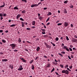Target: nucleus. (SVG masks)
<instances>
[{
    "label": "nucleus",
    "instance_id": "nucleus-43",
    "mask_svg": "<svg viewBox=\"0 0 77 77\" xmlns=\"http://www.w3.org/2000/svg\"><path fill=\"white\" fill-rule=\"evenodd\" d=\"M42 34H43V35H44L45 33V32H42Z\"/></svg>",
    "mask_w": 77,
    "mask_h": 77
},
{
    "label": "nucleus",
    "instance_id": "nucleus-35",
    "mask_svg": "<svg viewBox=\"0 0 77 77\" xmlns=\"http://www.w3.org/2000/svg\"><path fill=\"white\" fill-rule=\"evenodd\" d=\"M66 39L67 41H69V38H68V36H66Z\"/></svg>",
    "mask_w": 77,
    "mask_h": 77
},
{
    "label": "nucleus",
    "instance_id": "nucleus-36",
    "mask_svg": "<svg viewBox=\"0 0 77 77\" xmlns=\"http://www.w3.org/2000/svg\"><path fill=\"white\" fill-rule=\"evenodd\" d=\"M53 64H54V65H57V63H55V62H54Z\"/></svg>",
    "mask_w": 77,
    "mask_h": 77
},
{
    "label": "nucleus",
    "instance_id": "nucleus-8",
    "mask_svg": "<svg viewBox=\"0 0 77 77\" xmlns=\"http://www.w3.org/2000/svg\"><path fill=\"white\" fill-rule=\"evenodd\" d=\"M6 6V4L5 3H3V5H1L0 7V8H3V7H5Z\"/></svg>",
    "mask_w": 77,
    "mask_h": 77
},
{
    "label": "nucleus",
    "instance_id": "nucleus-4",
    "mask_svg": "<svg viewBox=\"0 0 77 77\" xmlns=\"http://www.w3.org/2000/svg\"><path fill=\"white\" fill-rule=\"evenodd\" d=\"M67 46H64L63 47V49H66V51L69 52V49L67 48Z\"/></svg>",
    "mask_w": 77,
    "mask_h": 77
},
{
    "label": "nucleus",
    "instance_id": "nucleus-18",
    "mask_svg": "<svg viewBox=\"0 0 77 77\" xmlns=\"http://www.w3.org/2000/svg\"><path fill=\"white\" fill-rule=\"evenodd\" d=\"M14 9L15 10H18V8L17 7H15L14 8Z\"/></svg>",
    "mask_w": 77,
    "mask_h": 77
},
{
    "label": "nucleus",
    "instance_id": "nucleus-38",
    "mask_svg": "<svg viewBox=\"0 0 77 77\" xmlns=\"http://www.w3.org/2000/svg\"><path fill=\"white\" fill-rule=\"evenodd\" d=\"M61 54H65V52L64 51H62L61 52Z\"/></svg>",
    "mask_w": 77,
    "mask_h": 77
},
{
    "label": "nucleus",
    "instance_id": "nucleus-12",
    "mask_svg": "<svg viewBox=\"0 0 77 77\" xmlns=\"http://www.w3.org/2000/svg\"><path fill=\"white\" fill-rule=\"evenodd\" d=\"M35 23H36V22L35 21L32 22V24L33 26H35Z\"/></svg>",
    "mask_w": 77,
    "mask_h": 77
},
{
    "label": "nucleus",
    "instance_id": "nucleus-60",
    "mask_svg": "<svg viewBox=\"0 0 77 77\" xmlns=\"http://www.w3.org/2000/svg\"><path fill=\"white\" fill-rule=\"evenodd\" d=\"M14 52H17V51H18V50H14Z\"/></svg>",
    "mask_w": 77,
    "mask_h": 77
},
{
    "label": "nucleus",
    "instance_id": "nucleus-34",
    "mask_svg": "<svg viewBox=\"0 0 77 77\" xmlns=\"http://www.w3.org/2000/svg\"><path fill=\"white\" fill-rule=\"evenodd\" d=\"M0 17H3V14L2 13H0Z\"/></svg>",
    "mask_w": 77,
    "mask_h": 77
},
{
    "label": "nucleus",
    "instance_id": "nucleus-30",
    "mask_svg": "<svg viewBox=\"0 0 77 77\" xmlns=\"http://www.w3.org/2000/svg\"><path fill=\"white\" fill-rule=\"evenodd\" d=\"M68 2V1L66 0L64 2V3L65 4L67 3Z\"/></svg>",
    "mask_w": 77,
    "mask_h": 77
},
{
    "label": "nucleus",
    "instance_id": "nucleus-55",
    "mask_svg": "<svg viewBox=\"0 0 77 77\" xmlns=\"http://www.w3.org/2000/svg\"><path fill=\"white\" fill-rule=\"evenodd\" d=\"M70 26L71 27H74V26L72 24H71Z\"/></svg>",
    "mask_w": 77,
    "mask_h": 77
},
{
    "label": "nucleus",
    "instance_id": "nucleus-23",
    "mask_svg": "<svg viewBox=\"0 0 77 77\" xmlns=\"http://www.w3.org/2000/svg\"><path fill=\"white\" fill-rule=\"evenodd\" d=\"M26 10H24L22 11L21 12V13H22V14H25L26 13Z\"/></svg>",
    "mask_w": 77,
    "mask_h": 77
},
{
    "label": "nucleus",
    "instance_id": "nucleus-13",
    "mask_svg": "<svg viewBox=\"0 0 77 77\" xmlns=\"http://www.w3.org/2000/svg\"><path fill=\"white\" fill-rule=\"evenodd\" d=\"M9 68H11V69H13V65H10V66H9Z\"/></svg>",
    "mask_w": 77,
    "mask_h": 77
},
{
    "label": "nucleus",
    "instance_id": "nucleus-22",
    "mask_svg": "<svg viewBox=\"0 0 77 77\" xmlns=\"http://www.w3.org/2000/svg\"><path fill=\"white\" fill-rule=\"evenodd\" d=\"M2 41L3 43H6V42L5 41V40L3 39L2 40Z\"/></svg>",
    "mask_w": 77,
    "mask_h": 77
},
{
    "label": "nucleus",
    "instance_id": "nucleus-20",
    "mask_svg": "<svg viewBox=\"0 0 77 77\" xmlns=\"http://www.w3.org/2000/svg\"><path fill=\"white\" fill-rule=\"evenodd\" d=\"M31 67L32 69H33H33H34L35 68V67H34V65L33 64L31 66Z\"/></svg>",
    "mask_w": 77,
    "mask_h": 77
},
{
    "label": "nucleus",
    "instance_id": "nucleus-10",
    "mask_svg": "<svg viewBox=\"0 0 77 77\" xmlns=\"http://www.w3.org/2000/svg\"><path fill=\"white\" fill-rule=\"evenodd\" d=\"M72 42H77V40L76 39L73 38V39L72 40Z\"/></svg>",
    "mask_w": 77,
    "mask_h": 77
},
{
    "label": "nucleus",
    "instance_id": "nucleus-58",
    "mask_svg": "<svg viewBox=\"0 0 77 77\" xmlns=\"http://www.w3.org/2000/svg\"><path fill=\"white\" fill-rule=\"evenodd\" d=\"M62 45V47H63V46H64V44L63 43H62L61 45Z\"/></svg>",
    "mask_w": 77,
    "mask_h": 77
},
{
    "label": "nucleus",
    "instance_id": "nucleus-56",
    "mask_svg": "<svg viewBox=\"0 0 77 77\" xmlns=\"http://www.w3.org/2000/svg\"><path fill=\"white\" fill-rule=\"evenodd\" d=\"M3 32V30H0V33H2V32Z\"/></svg>",
    "mask_w": 77,
    "mask_h": 77
},
{
    "label": "nucleus",
    "instance_id": "nucleus-47",
    "mask_svg": "<svg viewBox=\"0 0 77 77\" xmlns=\"http://www.w3.org/2000/svg\"><path fill=\"white\" fill-rule=\"evenodd\" d=\"M41 30L43 31V32H45V29H41Z\"/></svg>",
    "mask_w": 77,
    "mask_h": 77
},
{
    "label": "nucleus",
    "instance_id": "nucleus-27",
    "mask_svg": "<svg viewBox=\"0 0 77 77\" xmlns=\"http://www.w3.org/2000/svg\"><path fill=\"white\" fill-rule=\"evenodd\" d=\"M50 20V17H49L46 20V23H47V22H48V21H49V20Z\"/></svg>",
    "mask_w": 77,
    "mask_h": 77
},
{
    "label": "nucleus",
    "instance_id": "nucleus-21",
    "mask_svg": "<svg viewBox=\"0 0 77 77\" xmlns=\"http://www.w3.org/2000/svg\"><path fill=\"white\" fill-rule=\"evenodd\" d=\"M51 46L50 45H48L46 47L47 48H51Z\"/></svg>",
    "mask_w": 77,
    "mask_h": 77
},
{
    "label": "nucleus",
    "instance_id": "nucleus-39",
    "mask_svg": "<svg viewBox=\"0 0 77 77\" xmlns=\"http://www.w3.org/2000/svg\"><path fill=\"white\" fill-rule=\"evenodd\" d=\"M26 29L27 30H30V28H26Z\"/></svg>",
    "mask_w": 77,
    "mask_h": 77
},
{
    "label": "nucleus",
    "instance_id": "nucleus-1",
    "mask_svg": "<svg viewBox=\"0 0 77 77\" xmlns=\"http://www.w3.org/2000/svg\"><path fill=\"white\" fill-rule=\"evenodd\" d=\"M69 71L67 70H63L62 71V73L66 74H67V75L69 74Z\"/></svg>",
    "mask_w": 77,
    "mask_h": 77
},
{
    "label": "nucleus",
    "instance_id": "nucleus-29",
    "mask_svg": "<svg viewBox=\"0 0 77 77\" xmlns=\"http://www.w3.org/2000/svg\"><path fill=\"white\" fill-rule=\"evenodd\" d=\"M62 24V23H58L57 24V26H61Z\"/></svg>",
    "mask_w": 77,
    "mask_h": 77
},
{
    "label": "nucleus",
    "instance_id": "nucleus-54",
    "mask_svg": "<svg viewBox=\"0 0 77 77\" xmlns=\"http://www.w3.org/2000/svg\"><path fill=\"white\" fill-rule=\"evenodd\" d=\"M43 9H44V10H46V9H47V7L44 8H43Z\"/></svg>",
    "mask_w": 77,
    "mask_h": 77
},
{
    "label": "nucleus",
    "instance_id": "nucleus-61",
    "mask_svg": "<svg viewBox=\"0 0 77 77\" xmlns=\"http://www.w3.org/2000/svg\"><path fill=\"white\" fill-rule=\"evenodd\" d=\"M54 60H55V62H58V61L56 59H55Z\"/></svg>",
    "mask_w": 77,
    "mask_h": 77
},
{
    "label": "nucleus",
    "instance_id": "nucleus-7",
    "mask_svg": "<svg viewBox=\"0 0 77 77\" xmlns=\"http://www.w3.org/2000/svg\"><path fill=\"white\" fill-rule=\"evenodd\" d=\"M21 17V14H18L17 16V19L18 20V18H20V17Z\"/></svg>",
    "mask_w": 77,
    "mask_h": 77
},
{
    "label": "nucleus",
    "instance_id": "nucleus-6",
    "mask_svg": "<svg viewBox=\"0 0 77 77\" xmlns=\"http://www.w3.org/2000/svg\"><path fill=\"white\" fill-rule=\"evenodd\" d=\"M20 59H21V60H22V62H23L26 63V62H27V61L26 60H24V58H20Z\"/></svg>",
    "mask_w": 77,
    "mask_h": 77
},
{
    "label": "nucleus",
    "instance_id": "nucleus-14",
    "mask_svg": "<svg viewBox=\"0 0 77 77\" xmlns=\"http://www.w3.org/2000/svg\"><path fill=\"white\" fill-rule=\"evenodd\" d=\"M17 41L19 43H20V42H21V38H19L18 39Z\"/></svg>",
    "mask_w": 77,
    "mask_h": 77
},
{
    "label": "nucleus",
    "instance_id": "nucleus-48",
    "mask_svg": "<svg viewBox=\"0 0 77 77\" xmlns=\"http://www.w3.org/2000/svg\"><path fill=\"white\" fill-rule=\"evenodd\" d=\"M50 23L48 22L46 26H48V25H50Z\"/></svg>",
    "mask_w": 77,
    "mask_h": 77
},
{
    "label": "nucleus",
    "instance_id": "nucleus-45",
    "mask_svg": "<svg viewBox=\"0 0 77 77\" xmlns=\"http://www.w3.org/2000/svg\"><path fill=\"white\" fill-rule=\"evenodd\" d=\"M58 54H59V55H60V56H61V57H63V55H62V54L60 53H59Z\"/></svg>",
    "mask_w": 77,
    "mask_h": 77
},
{
    "label": "nucleus",
    "instance_id": "nucleus-51",
    "mask_svg": "<svg viewBox=\"0 0 77 77\" xmlns=\"http://www.w3.org/2000/svg\"><path fill=\"white\" fill-rule=\"evenodd\" d=\"M67 70H68L69 71H71V69H69V68H67Z\"/></svg>",
    "mask_w": 77,
    "mask_h": 77
},
{
    "label": "nucleus",
    "instance_id": "nucleus-11",
    "mask_svg": "<svg viewBox=\"0 0 77 77\" xmlns=\"http://www.w3.org/2000/svg\"><path fill=\"white\" fill-rule=\"evenodd\" d=\"M40 49H41V48H40V47H39L38 46L37 47L36 50L37 51H39V50H40Z\"/></svg>",
    "mask_w": 77,
    "mask_h": 77
},
{
    "label": "nucleus",
    "instance_id": "nucleus-44",
    "mask_svg": "<svg viewBox=\"0 0 77 77\" xmlns=\"http://www.w3.org/2000/svg\"><path fill=\"white\" fill-rule=\"evenodd\" d=\"M69 50H70V51H72V48H69Z\"/></svg>",
    "mask_w": 77,
    "mask_h": 77
},
{
    "label": "nucleus",
    "instance_id": "nucleus-62",
    "mask_svg": "<svg viewBox=\"0 0 77 77\" xmlns=\"http://www.w3.org/2000/svg\"><path fill=\"white\" fill-rule=\"evenodd\" d=\"M55 73L57 75H59V74H58V73H57V72H55Z\"/></svg>",
    "mask_w": 77,
    "mask_h": 77
},
{
    "label": "nucleus",
    "instance_id": "nucleus-46",
    "mask_svg": "<svg viewBox=\"0 0 77 77\" xmlns=\"http://www.w3.org/2000/svg\"><path fill=\"white\" fill-rule=\"evenodd\" d=\"M45 46H46V47H47L48 45V44H47V43H45Z\"/></svg>",
    "mask_w": 77,
    "mask_h": 77
},
{
    "label": "nucleus",
    "instance_id": "nucleus-40",
    "mask_svg": "<svg viewBox=\"0 0 77 77\" xmlns=\"http://www.w3.org/2000/svg\"><path fill=\"white\" fill-rule=\"evenodd\" d=\"M39 20H42V16H40L39 17Z\"/></svg>",
    "mask_w": 77,
    "mask_h": 77
},
{
    "label": "nucleus",
    "instance_id": "nucleus-42",
    "mask_svg": "<svg viewBox=\"0 0 77 77\" xmlns=\"http://www.w3.org/2000/svg\"><path fill=\"white\" fill-rule=\"evenodd\" d=\"M70 8H74V6L73 5H71L70 6Z\"/></svg>",
    "mask_w": 77,
    "mask_h": 77
},
{
    "label": "nucleus",
    "instance_id": "nucleus-9",
    "mask_svg": "<svg viewBox=\"0 0 77 77\" xmlns=\"http://www.w3.org/2000/svg\"><path fill=\"white\" fill-rule=\"evenodd\" d=\"M34 7H37L36 4H32L31 5V8H34Z\"/></svg>",
    "mask_w": 77,
    "mask_h": 77
},
{
    "label": "nucleus",
    "instance_id": "nucleus-28",
    "mask_svg": "<svg viewBox=\"0 0 77 77\" xmlns=\"http://www.w3.org/2000/svg\"><path fill=\"white\" fill-rule=\"evenodd\" d=\"M40 4H41V2H39L38 3V4H36V6H39V5H40Z\"/></svg>",
    "mask_w": 77,
    "mask_h": 77
},
{
    "label": "nucleus",
    "instance_id": "nucleus-37",
    "mask_svg": "<svg viewBox=\"0 0 77 77\" xmlns=\"http://www.w3.org/2000/svg\"><path fill=\"white\" fill-rule=\"evenodd\" d=\"M54 68H53L51 70V72H52L53 71H54Z\"/></svg>",
    "mask_w": 77,
    "mask_h": 77
},
{
    "label": "nucleus",
    "instance_id": "nucleus-17",
    "mask_svg": "<svg viewBox=\"0 0 77 77\" xmlns=\"http://www.w3.org/2000/svg\"><path fill=\"white\" fill-rule=\"evenodd\" d=\"M34 61V60L33 59L30 62H29V63H30V64H31V63H32Z\"/></svg>",
    "mask_w": 77,
    "mask_h": 77
},
{
    "label": "nucleus",
    "instance_id": "nucleus-15",
    "mask_svg": "<svg viewBox=\"0 0 77 77\" xmlns=\"http://www.w3.org/2000/svg\"><path fill=\"white\" fill-rule=\"evenodd\" d=\"M64 14H67V11H66V9H64Z\"/></svg>",
    "mask_w": 77,
    "mask_h": 77
},
{
    "label": "nucleus",
    "instance_id": "nucleus-25",
    "mask_svg": "<svg viewBox=\"0 0 77 77\" xmlns=\"http://www.w3.org/2000/svg\"><path fill=\"white\" fill-rule=\"evenodd\" d=\"M48 15H51V14H52V13L51 12H49L48 13Z\"/></svg>",
    "mask_w": 77,
    "mask_h": 77
},
{
    "label": "nucleus",
    "instance_id": "nucleus-26",
    "mask_svg": "<svg viewBox=\"0 0 77 77\" xmlns=\"http://www.w3.org/2000/svg\"><path fill=\"white\" fill-rule=\"evenodd\" d=\"M20 20H21V21H24V20L23 19V18L21 17L20 18Z\"/></svg>",
    "mask_w": 77,
    "mask_h": 77
},
{
    "label": "nucleus",
    "instance_id": "nucleus-53",
    "mask_svg": "<svg viewBox=\"0 0 77 77\" xmlns=\"http://www.w3.org/2000/svg\"><path fill=\"white\" fill-rule=\"evenodd\" d=\"M67 57H68L69 59L70 60L71 59V57H70V56H68Z\"/></svg>",
    "mask_w": 77,
    "mask_h": 77
},
{
    "label": "nucleus",
    "instance_id": "nucleus-52",
    "mask_svg": "<svg viewBox=\"0 0 77 77\" xmlns=\"http://www.w3.org/2000/svg\"><path fill=\"white\" fill-rule=\"evenodd\" d=\"M39 58V57H35V60H37V59H38V58Z\"/></svg>",
    "mask_w": 77,
    "mask_h": 77
},
{
    "label": "nucleus",
    "instance_id": "nucleus-59",
    "mask_svg": "<svg viewBox=\"0 0 77 77\" xmlns=\"http://www.w3.org/2000/svg\"><path fill=\"white\" fill-rule=\"evenodd\" d=\"M70 47L71 48H72V47H73V46L72 45H70Z\"/></svg>",
    "mask_w": 77,
    "mask_h": 77
},
{
    "label": "nucleus",
    "instance_id": "nucleus-50",
    "mask_svg": "<svg viewBox=\"0 0 77 77\" xmlns=\"http://www.w3.org/2000/svg\"><path fill=\"white\" fill-rule=\"evenodd\" d=\"M69 68L70 69H72V66H69Z\"/></svg>",
    "mask_w": 77,
    "mask_h": 77
},
{
    "label": "nucleus",
    "instance_id": "nucleus-33",
    "mask_svg": "<svg viewBox=\"0 0 77 77\" xmlns=\"http://www.w3.org/2000/svg\"><path fill=\"white\" fill-rule=\"evenodd\" d=\"M48 36V35H44L43 36L44 38H47Z\"/></svg>",
    "mask_w": 77,
    "mask_h": 77
},
{
    "label": "nucleus",
    "instance_id": "nucleus-5",
    "mask_svg": "<svg viewBox=\"0 0 77 77\" xmlns=\"http://www.w3.org/2000/svg\"><path fill=\"white\" fill-rule=\"evenodd\" d=\"M64 26H65V27H67V26H68V23L65 22L64 23Z\"/></svg>",
    "mask_w": 77,
    "mask_h": 77
},
{
    "label": "nucleus",
    "instance_id": "nucleus-49",
    "mask_svg": "<svg viewBox=\"0 0 77 77\" xmlns=\"http://www.w3.org/2000/svg\"><path fill=\"white\" fill-rule=\"evenodd\" d=\"M22 2H24L25 3H26L27 2V0H22Z\"/></svg>",
    "mask_w": 77,
    "mask_h": 77
},
{
    "label": "nucleus",
    "instance_id": "nucleus-3",
    "mask_svg": "<svg viewBox=\"0 0 77 77\" xmlns=\"http://www.w3.org/2000/svg\"><path fill=\"white\" fill-rule=\"evenodd\" d=\"M19 68L17 69L18 71H21L23 69V66L21 65L20 66Z\"/></svg>",
    "mask_w": 77,
    "mask_h": 77
},
{
    "label": "nucleus",
    "instance_id": "nucleus-24",
    "mask_svg": "<svg viewBox=\"0 0 77 77\" xmlns=\"http://www.w3.org/2000/svg\"><path fill=\"white\" fill-rule=\"evenodd\" d=\"M16 25L15 24H13L12 25H11V26H10V27H15Z\"/></svg>",
    "mask_w": 77,
    "mask_h": 77
},
{
    "label": "nucleus",
    "instance_id": "nucleus-32",
    "mask_svg": "<svg viewBox=\"0 0 77 77\" xmlns=\"http://www.w3.org/2000/svg\"><path fill=\"white\" fill-rule=\"evenodd\" d=\"M7 15V14L6 13L4 14H3V17H6Z\"/></svg>",
    "mask_w": 77,
    "mask_h": 77
},
{
    "label": "nucleus",
    "instance_id": "nucleus-19",
    "mask_svg": "<svg viewBox=\"0 0 77 77\" xmlns=\"http://www.w3.org/2000/svg\"><path fill=\"white\" fill-rule=\"evenodd\" d=\"M47 65V66H46V68H49V67H50L51 66L50 64H48Z\"/></svg>",
    "mask_w": 77,
    "mask_h": 77
},
{
    "label": "nucleus",
    "instance_id": "nucleus-64",
    "mask_svg": "<svg viewBox=\"0 0 77 77\" xmlns=\"http://www.w3.org/2000/svg\"><path fill=\"white\" fill-rule=\"evenodd\" d=\"M4 54V53H3L0 52V54Z\"/></svg>",
    "mask_w": 77,
    "mask_h": 77
},
{
    "label": "nucleus",
    "instance_id": "nucleus-31",
    "mask_svg": "<svg viewBox=\"0 0 77 77\" xmlns=\"http://www.w3.org/2000/svg\"><path fill=\"white\" fill-rule=\"evenodd\" d=\"M55 40H56L57 41H59V38L58 37H57L56 38Z\"/></svg>",
    "mask_w": 77,
    "mask_h": 77
},
{
    "label": "nucleus",
    "instance_id": "nucleus-41",
    "mask_svg": "<svg viewBox=\"0 0 77 77\" xmlns=\"http://www.w3.org/2000/svg\"><path fill=\"white\" fill-rule=\"evenodd\" d=\"M60 67H61V68H64V67H63V65H60Z\"/></svg>",
    "mask_w": 77,
    "mask_h": 77
},
{
    "label": "nucleus",
    "instance_id": "nucleus-63",
    "mask_svg": "<svg viewBox=\"0 0 77 77\" xmlns=\"http://www.w3.org/2000/svg\"><path fill=\"white\" fill-rule=\"evenodd\" d=\"M0 20H3V17H0Z\"/></svg>",
    "mask_w": 77,
    "mask_h": 77
},
{
    "label": "nucleus",
    "instance_id": "nucleus-16",
    "mask_svg": "<svg viewBox=\"0 0 77 77\" xmlns=\"http://www.w3.org/2000/svg\"><path fill=\"white\" fill-rule=\"evenodd\" d=\"M2 62H7L8 60L7 59H4L2 60Z\"/></svg>",
    "mask_w": 77,
    "mask_h": 77
},
{
    "label": "nucleus",
    "instance_id": "nucleus-57",
    "mask_svg": "<svg viewBox=\"0 0 77 77\" xmlns=\"http://www.w3.org/2000/svg\"><path fill=\"white\" fill-rule=\"evenodd\" d=\"M60 21V20H58L57 22H56V23H59Z\"/></svg>",
    "mask_w": 77,
    "mask_h": 77
},
{
    "label": "nucleus",
    "instance_id": "nucleus-2",
    "mask_svg": "<svg viewBox=\"0 0 77 77\" xmlns=\"http://www.w3.org/2000/svg\"><path fill=\"white\" fill-rule=\"evenodd\" d=\"M10 46L11 48H12V49H15L16 47V45L14 44H10Z\"/></svg>",
    "mask_w": 77,
    "mask_h": 77
}]
</instances>
